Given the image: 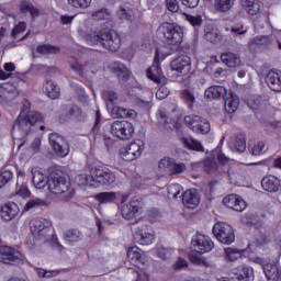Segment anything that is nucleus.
<instances>
[{"instance_id": "f257e3e1", "label": "nucleus", "mask_w": 281, "mask_h": 281, "mask_svg": "<svg viewBox=\"0 0 281 281\" xmlns=\"http://www.w3.org/2000/svg\"><path fill=\"white\" fill-rule=\"evenodd\" d=\"M88 45H100L108 52H120L122 48V36L113 29H100L90 30L83 35Z\"/></svg>"}, {"instance_id": "f03ea898", "label": "nucleus", "mask_w": 281, "mask_h": 281, "mask_svg": "<svg viewBox=\"0 0 281 281\" xmlns=\"http://www.w3.org/2000/svg\"><path fill=\"white\" fill-rule=\"evenodd\" d=\"M30 229L34 238L43 240L44 245L48 247H63L60 241H58V236L54 228H52V222L43 218L35 217L30 222Z\"/></svg>"}, {"instance_id": "7ed1b4c3", "label": "nucleus", "mask_w": 281, "mask_h": 281, "mask_svg": "<svg viewBox=\"0 0 281 281\" xmlns=\"http://www.w3.org/2000/svg\"><path fill=\"white\" fill-rule=\"evenodd\" d=\"M156 36L165 45H181L183 43V30L175 23L162 22L159 24Z\"/></svg>"}, {"instance_id": "20e7f679", "label": "nucleus", "mask_w": 281, "mask_h": 281, "mask_svg": "<svg viewBox=\"0 0 281 281\" xmlns=\"http://www.w3.org/2000/svg\"><path fill=\"white\" fill-rule=\"evenodd\" d=\"M90 177L93 188H100V186L109 188V186H113L117 179L115 172L102 165L92 166L90 168Z\"/></svg>"}, {"instance_id": "39448f33", "label": "nucleus", "mask_w": 281, "mask_h": 281, "mask_svg": "<svg viewBox=\"0 0 281 281\" xmlns=\"http://www.w3.org/2000/svg\"><path fill=\"white\" fill-rule=\"evenodd\" d=\"M48 190L52 194H66L71 190V182L63 171H53L48 178Z\"/></svg>"}, {"instance_id": "423d86ee", "label": "nucleus", "mask_w": 281, "mask_h": 281, "mask_svg": "<svg viewBox=\"0 0 281 281\" xmlns=\"http://www.w3.org/2000/svg\"><path fill=\"white\" fill-rule=\"evenodd\" d=\"M43 114L37 111H31L24 115L23 113H20L13 122L12 131H16V128H19L20 131H25L27 133V126H34V124H38L43 122Z\"/></svg>"}, {"instance_id": "0eeeda50", "label": "nucleus", "mask_w": 281, "mask_h": 281, "mask_svg": "<svg viewBox=\"0 0 281 281\" xmlns=\"http://www.w3.org/2000/svg\"><path fill=\"white\" fill-rule=\"evenodd\" d=\"M213 235L216 240L222 243V245H232L236 240V235L234 234V228L232 225L225 222H217L212 228Z\"/></svg>"}, {"instance_id": "6e6552de", "label": "nucleus", "mask_w": 281, "mask_h": 281, "mask_svg": "<svg viewBox=\"0 0 281 281\" xmlns=\"http://www.w3.org/2000/svg\"><path fill=\"white\" fill-rule=\"evenodd\" d=\"M111 134L113 137L126 142L135 134V126L128 121H114L111 125Z\"/></svg>"}, {"instance_id": "1a4fd4ad", "label": "nucleus", "mask_w": 281, "mask_h": 281, "mask_svg": "<svg viewBox=\"0 0 281 281\" xmlns=\"http://www.w3.org/2000/svg\"><path fill=\"white\" fill-rule=\"evenodd\" d=\"M143 210L144 201L139 196H133L127 204L122 205L121 214L125 221H133L142 214Z\"/></svg>"}, {"instance_id": "9d476101", "label": "nucleus", "mask_w": 281, "mask_h": 281, "mask_svg": "<svg viewBox=\"0 0 281 281\" xmlns=\"http://www.w3.org/2000/svg\"><path fill=\"white\" fill-rule=\"evenodd\" d=\"M225 254L227 260L231 262H234V260H238V258H241L244 256L245 258H249V260H252V262H257V265H263L265 260L258 256H256V252L251 250V247H247L245 249L238 250L237 248L227 247L225 248Z\"/></svg>"}, {"instance_id": "9b49d317", "label": "nucleus", "mask_w": 281, "mask_h": 281, "mask_svg": "<svg viewBox=\"0 0 281 281\" xmlns=\"http://www.w3.org/2000/svg\"><path fill=\"white\" fill-rule=\"evenodd\" d=\"M48 142L50 144V148H53V153L57 157L65 158L67 155H69V143L58 133H50L48 136Z\"/></svg>"}, {"instance_id": "f8f14e48", "label": "nucleus", "mask_w": 281, "mask_h": 281, "mask_svg": "<svg viewBox=\"0 0 281 281\" xmlns=\"http://www.w3.org/2000/svg\"><path fill=\"white\" fill-rule=\"evenodd\" d=\"M144 153V143L142 140L132 142L126 147L120 149V157L123 161H135Z\"/></svg>"}, {"instance_id": "ddd939ff", "label": "nucleus", "mask_w": 281, "mask_h": 281, "mask_svg": "<svg viewBox=\"0 0 281 281\" xmlns=\"http://www.w3.org/2000/svg\"><path fill=\"white\" fill-rule=\"evenodd\" d=\"M94 199L101 205L108 203H114L115 205H119V203L124 204L126 201H128V194H124L120 191H104L95 194Z\"/></svg>"}, {"instance_id": "4468645a", "label": "nucleus", "mask_w": 281, "mask_h": 281, "mask_svg": "<svg viewBox=\"0 0 281 281\" xmlns=\"http://www.w3.org/2000/svg\"><path fill=\"white\" fill-rule=\"evenodd\" d=\"M133 238L138 245H153L155 243V231L149 225L137 226L134 229Z\"/></svg>"}, {"instance_id": "2eb2a0df", "label": "nucleus", "mask_w": 281, "mask_h": 281, "mask_svg": "<svg viewBox=\"0 0 281 281\" xmlns=\"http://www.w3.org/2000/svg\"><path fill=\"white\" fill-rule=\"evenodd\" d=\"M23 260L21 251L12 247H0V262L4 265H19Z\"/></svg>"}, {"instance_id": "dca6fc26", "label": "nucleus", "mask_w": 281, "mask_h": 281, "mask_svg": "<svg viewBox=\"0 0 281 281\" xmlns=\"http://www.w3.org/2000/svg\"><path fill=\"white\" fill-rule=\"evenodd\" d=\"M164 71L161 70V61L159 60V49H156L153 65L147 68L146 76L148 80L156 82L159 85L161 82V75Z\"/></svg>"}, {"instance_id": "f3484780", "label": "nucleus", "mask_w": 281, "mask_h": 281, "mask_svg": "<svg viewBox=\"0 0 281 281\" xmlns=\"http://www.w3.org/2000/svg\"><path fill=\"white\" fill-rule=\"evenodd\" d=\"M172 71L186 76L192 69V59L188 55H180L170 63Z\"/></svg>"}, {"instance_id": "a211bd4d", "label": "nucleus", "mask_w": 281, "mask_h": 281, "mask_svg": "<svg viewBox=\"0 0 281 281\" xmlns=\"http://www.w3.org/2000/svg\"><path fill=\"white\" fill-rule=\"evenodd\" d=\"M223 204L235 212H244L247 210V202L238 194H228L223 199Z\"/></svg>"}, {"instance_id": "6ab92c4d", "label": "nucleus", "mask_w": 281, "mask_h": 281, "mask_svg": "<svg viewBox=\"0 0 281 281\" xmlns=\"http://www.w3.org/2000/svg\"><path fill=\"white\" fill-rule=\"evenodd\" d=\"M93 21H105V30L115 27V20H113V12L110 9L101 8L93 11L91 14Z\"/></svg>"}, {"instance_id": "aec40b11", "label": "nucleus", "mask_w": 281, "mask_h": 281, "mask_svg": "<svg viewBox=\"0 0 281 281\" xmlns=\"http://www.w3.org/2000/svg\"><path fill=\"white\" fill-rule=\"evenodd\" d=\"M109 69L112 74L119 78V82H128L131 78V70L121 61H113L109 65Z\"/></svg>"}, {"instance_id": "412c9836", "label": "nucleus", "mask_w": 281, "mask_h": 281, "mask_svg": "<svg viewBox=\"0 0 281 281\" xmlns=\"http://www.w3.org/2000/svg\"><path fill=\"white\" fill-rule=\"evenodd\" d=\"M261 188L266 192H280L281 190V180L280 178L273 176V175H268L265 176L261 179Z\"/></svg>"}, {"instance_id": "4be33fe9", "label": "nucleus", "mask_w": 281, "mask_h": 281, "mask_svg": "<svg viewBox=\"0 0 281 281\" xmlns=\"http://www.w3.org/2000/svg\"><path fill=\"white\" fill-rule=\"evenodd\" d=\"M181 196L183 205L189 210H194L201 203V198L195 189L187 190Z\"/></svg>"}, {"instance_id": "5701e85b", "label": "nucleus", "mask_w": 281, "mask_h": 281, "mask_svg": "<svg viewBox=\"0 0 281 281\" xmlns=\"http://www.w3.org/2000/svg\"><path fill=\"white\" fill-rule=\"evenodd\" d=\"M266 85L278 93L281 92V70H270L266 75Z\"/></svg>"}, {"instance_id": "b1692460", "label": "nucleus", "mask_w": 281, "mask_h": 281, "mask_svg": "<svg viewBox=\"0 0 281 281\" xmlns=\"http://www.w3.org/2000/svg\"><path fill=\"white\" fill-rule=\"evenodd\" d=\"M243 12L248 16H258L260 14V1L259 0H239Z\"/></svg>"}, {"instance_id": "393cba45", "label": "nucleus", "mask_w": 281, "mask_h": 281, "mask_svg": "<svg viewBox=\"0 0 281 281\" xmlns=\"http://www.w3.org/2000/svg\"><path fill=\"white\" fill-rule=\"evenodd\" d=\"M19 212H21V210L18 203L8 202L1 206V218H3V221H13V218L19 216Z\"/></svg>"}, {"instance_id": "a878e982", "label": "nucleus", "mask_w": 281, "mask_h": 281, "mask_svg": "<svg viewBox=\"0 0 281 281\" xmlns=\"http://www.w3.org/2000/svg\"><path fill=\"white\" fill-rule=\"evenodd\" d=\"M207 100H221L227 95V88L223 86H211L204 92Z\"/></svg>"}, {"instance_id": "bb28decb", "label": "nucleus", "mask_w": 281, "mask_h": 281, "mask_svg": "<svg viewBox=\"0 0 281 281\" xmlns=\"http://www.w3.org/2000/svg\"><path fill=\"white\" fill-rule=\"evenodd\" d=\"M43 91L50 100H58L60 98V88L55 85L53 80H45L43 83Z\"/></svg>"}, {"instance_id": "cd10ccee", "label": "nucleus", "mask_w": 281, "mask_h": 281, "mask_svg": "<svg viewBox=\"0 0 281 281\" xmlns=\"http://www.w3.org/2000/svg\"><path fill=\"white\" fill-rule=\"evenodd\" d=\"M191 245L192 247H214V241L210 236L196 232L191 239Z\"/></svg>"}, {"instance_id": "c85d7f7f", "label": "nucleus", "mask_w": 281, "mask_h": 281, "mask_svg": "<svg viewBox=\"0 0 281 281\" xmlns=\"http://www.w3.org/2000/svg\"><path fill=\"white\" fill-rule=\"evenodd\" d=\"M221 60L226 67H240V56L232 52L222 53Z\"/></svg>"}, {"instance_id": "c756f323", "label": "nucleus", "mask_w": 281, "mask_h": 281, "mask_svg": "<svg viewBox=\"0 0 281 281\" xmlns=\"http://www.w3.org/2000/svg\"><path fill=\"white\" fill-rule=\"evenodd\" d=\"M189 128L193 131V133H201L202 135H206V133L210 131V122L199 116V119H196Z\"/></svg>"}, {"instance_id": "7c9ffc66", "label": "nucleus", "mask_w": 281, "mask_h": 281, "mask_svg": "<svg viewBox=\"0 0 281 281\" xmlns=\"http://www.w3.org/2000/svg\"><path fill=\"white\" fill-rule=\"evenodd\" d=\"M20 12L22 14H27V13L31 14L33 21L41 14V11L38 10V8L34 7V4L27 0H22L20 2Z\"/></svg>"}, {"instance_id": "2f4dec72", "label": "nucleus", "mask_w": 281, "mask_h": 281, "mask_svg": "<svg viewBox=\"0 0 281 281\" xmlns=\"http://www.w3.org/2000/svg\"><path fill=\"white\" fill-rule=\"evenodd\" d=\"M240 104V99L238 95L231 93L224 101V109L226 113H236L238 111V105Z\"/></svg>"}, {"instance_id": "473e14b6", "label": "nucleus", "mask_w": 281, "mask_h": 281, "mask_svg": "<svg viewBox=\"0 0 281 281\" xmlns=\"http://www.w3.org/2000/svg\"><path fill=\"white\" fill-rule=\"evenodd\" d=\"M203 170L206 175H216L218 172V162L212 155L203 160Z\"/></svg>"}, {"instance_id": "72a5a7b5", "label": "nucleus", "mask_w": 281, "mask_h": 281, "mask_svg": "<svg viewBox=\"0 0 281 281\" xmlns=\"http://www.w3.org/2000/svg\"><path fill=\"white\" fill-rule=\"evenodd\" d=\"M32 181H33V186L37 190H43V188H46L47 186H49V178H47V176H45V173L41 171L33 172Z\"/></svg>"}, {"instance_id": "f704fd0d", "label": "nucleus", "mask_w": 281, "mask_h": 281, "mask_svg": "<svg viewBox=\"0 0 281 281\" xmlns=\"http://www.w3.org/2000/svg\"><path fill=\"white\" fill-rule=\"evenodd\" d=\"M263 273L268 280H278L280 278V272L278 271V266L273 263H266L262 266Z\"/></svg>"}, {"instance_id": "c9c22d12", "label": "nucleus", "mask_w": 281, "mask_h": 281, "mask_svg": "<svg viewBox=\"0 0 281 281\" xmlns=\"http://www.w3.org/2000/svg\"><path fill=\"white\" fill-rule=\"evenodd\" d=\"M233 148L237 153H245L247 150V136L243 133L237 134L233 143Z\"/></svg>"}, {"instance_id": "e433bc0d", "label": "nucleus", "mask_w": 281, "mask_h": 281, "mask_svg": "<svg viewBox=\"0 0 281 281\" xmlns=\"http://www.w3.org/2000/svg\"><path fill=\"white\" fill-rule=\"evenodd\" d=\"M112 117H133L135 110H128L120 105H114L111 110Z\"/></svg>"}, {"instance_id": "4c0bfd02", "label": "nucleus", "mask_w": 281, "mask_h": 281, "mask_svg": "<svg viewBox=\"0 0 281 281\" xmlns=\"http://www.w3.org/2000/svg\"><path fill=\"white\" fill-rule=\"evenodd\" d=\"M64 240L67 243H78L82 240V233L76 228L68 229L64 233Z\"/></svg>"}, {"instance_id": "58836bf2", "label": "nucleus", "mask_w": 281, "mask_h": 281, "mask_svg": "<svg viewBox=\"0 0 281 281\" xmlns=\"http://www.w3.org/2000/svg\"><path fill=\"white\" fill-rule=\"evenodd\" d=\"M102 98L106 102L108 106H113V104H117L120 100V94L113 90H104L102 92Z\"/></svg>"}, {"instance_id": "ea45409f", "label": "nucleus", "mask_w": 281, "mask_h": 281, "mask_svg": "<svg viewBox=\"0 0 281 281\" xmlns=\"http://www.w3.org/2000/svg\"><path fill=\"white\" fill-rule=\"evenodd\" d=\"M182 143L184 144L186 148H189V150H195L196 153H203L205 150L201 142L194 138L188 139L182 137Z\"/></svg>"}, {"instance_id": "a19ab883", "label": "nucleus", "mask_w": 281, "mask_h": 281, "mask_svg": "<svg viewBox=\"0 0 281 281\" xmlns=\"http://www.w3.org/2000/svg\"><path fill=\"white\" fill-rule=\"evenodd\" d=\"M211 156L215 158V161L218 164V166H225L229 162V157L223 154L221 146H217L214 150H212Z\"/></svg>"}, {"instance_id": "79ce46f5", "label": "nucleus", "mask_w": 281, "mask_h": 281, "mask_svg": "<svg viewBox=\"0 0 281 281\" xmlns=\"http://www.w3.org/2000/svg\"><path fill=\"white\" fill-rule=\"evenodd\" d=\"M207 251H212V248L207 247L200 248V250H192L191 252H189V260H191V262H193L194 265H201V256H203V254H207Z\"/></svg>"}, {"instance_id": "37998d69", "label": "nucleus", "mask_w": 281, "mask_h": 281, "mask_svg": "<svg viewBox=\"0 0 281 281\" xmlns=\"http://www.w3.org/2000/svg\"><path fill=\"white\" fill-rule=\"evenodd\" d=\"M36 52L37 54L47 56L48 54H58V52H60V47L50 44H42L37 46Z\"/></svg>"}, {"instance_id": "c03bdc74", "label": "nucleus", "mask_w": 281, "mask_h": 281, "mask_svg": "<svg viewBox=\"0 0 281 281\" xmlns=\"http://www.w3.org/2000/svg\"><path fill=\"white\" fill-rule=\"evenodd\" d=\"M117 16L121 21H133L135 19V11L131 8L120 7Z\"/></svg>"}, {"instance_id": "a18cd8bd", "label": "nucleus", "mask_w": 281, "mask_h": 281, "mask_svg": "<svg viewBox=\"0 0 281 281\" xmlns=\"http://www.w3.org/2000/svg\"><path fill=\"white\" fill-rule=\"evenodd\" d=\"M183 190V187L179 183H171L167 187V192L169 199H179L181 196V192Z\"/></svg>"}, {"instance_id": "49530a36", "label": "nucleus", "mask_w": 281, "mask_h": 281, "mask_svg": "<svg viewBox=\"0 0 281 281\" xmlns=\"http://www.w3.org/2000/svg\"><path fill=\"white\" fill-rule=\"evenodd\" d=\"M236 0H215V7L218 12H229L234 8Z\"/></svg>"}, {"instance_id": "de8ad7c7", "label": "nucleus", "mask_w": 281, "mask_h": 281, "mask_svg": "<svg viewBox=\"0 0 281 281\" xmlns=\"http://www.w3.org/2000/svg\"><path fill=\"white\" fill-rule=\"evenodd\" d=\"M181 98L189 109H192V106H194V102H196V98L188 89L181 91Z\"/></svg>"}, {"instance_id": "09e8293b", "label": "nucleus", "mask_w": 281, "mask_h": 281, "mask_svg": "<svg viewBox=\"0 0 281 281\" xmlns=\"http://www.w3.org/2000/svg\"><path fill=\"white\" fill-rule=\"evenodd\" d=\"M127 258L132 262H139L142 260V249L139 247H131L127 250Z\"/></svg>"}, {"instance_id": "8fccbe9b", "label": "nucleus", "mask_w": 281, "mask_h": 281, "mask_svg": "<svg viewBox=\"0 0 281 281\" xmlns=\"http://www.w3.org/2000/svg\"><path fill=\"white\" fill-rule=\"evenodd\" d=\"M204 38L209 43H217L218 41V30L206 27L204 30Z\"/></svg>"}, {"instance_id": "3c124183", "label": "nucleus", "mask_w": 281, "mask_h": 281, "mask_svg": "<svg viewBox=\"0 0 281 281\" xmlns=\"http://www.w3.org/2000/svg\"><path fill=\"white\" fill-rule=\"evenodd\" d=\"M14 178V173L10 170H4L0 173V189L4 188V186H8L10 181Z\"/></svg>"}, {"instance_id": "603ef678", "label": "nucleus", "mask_w": 281, "mask_h": 281, "mask_svg": "<svg viewBox=\"0 0 281 281\" xmlns=\"http://www.w3.org/2000/svg\"><path fill=\"white\" fill-rule=\"evenodd\" d=\"M92 1L93 0H68V3L72 8H80L81 10H87V8H89V5H91Z\"/></svg>"}, {"instance_id": "864d4df0", "label": "nucleus", "mask_w": 281, "mask_h": 281, "mask_svg": "<svg viewBox=\"0 0 281 281\" xmlns=\"http://www.w3.org/2000/svg\"><path fill=\"white\" fill-rule=\"evenodd\" d=\"M68 115L70 117H76L77 120H80V117H85V112H82V109L78 105H72L68 110Z\"/></svg>"}, {"instance_id": "5fc2aeb1", "label": "nucleus", "mask_w": 281, "mask_h": 281, "mask_svg": "<svg viewBox=\"0 0 281 281\" xmlns=\"http://www.w3.org/2000/svg\"><path fill=\"white\" fill-rule=\"evenodd\" d=\"M68 115L70 117H76L77 120H80V117H85V112H82V109L78 105H72L68 110Z\"/></svg>"}, {"instance_id": "6e6d98bb", "label": "nucleus", "mask_w": 281, "mask_h": 281, "mask_svg": "<svg viewBox=\"0 0 281 281\" xmlns=\"http://www.w3.org/2000/svg\"><path fill=\"white\" fill-rule=\"evenodd\" d=\"M27 30V24L25 22H19L11 31V36L16 37L18 34H23Z\"/></svg>"}, {"instance_id": "4d7b16f0", "label": "nucleus", "mask_w": 281, "mask_h": 281, "mask_svg": "<svg viewBox=\"0 0 281 281\" xmlns=\"http://www.w3.org/2000/svg\"><path fill=\"white\" fill-rule=\"evenodd\" d=\"M252 155H263V153H267L265 142H258L252 148H251Z\"/></svg>"}, {"instance_id": "13d9d810", "label": "nucleus", "mask_w": 281, "mask_h": 281, "mask_svg": "<svg viewBox=\"0 0 281 281\" xmlns=\"http://www.w3.org/2000/svg\"><path fill=\"white\" fill-rule=\"evenodd\" d=\"M15 196H21V199H29L30 196V189L25 184H21L18 187V190L15 192Z\"/></svg>"}, {"instance_id": "bf43d9fd", "label": "nucleus", "mask_w": 281, "mask_h": 281, "mask_svg": "<svg viewBox=\"0 0 281 281\" xmlns=\"http://www.w3.org/2000/svg\"><path fill=\"white\" fill-rule=\"evenodd\" d=\"M187 21H189L190 25L193 27H200V25L203 23V18L201 15H187Z\"/></svg>"}, {"instance_id": "052dcab7", "label": "nucleus", "mask_w": 281, "mask_h": 281, "mask_svg": "<svg viewBox=\"0 0 281 281\" xmlns=\"http://www.w3.org/2000/svg\"><path fill=\"white\" fill-rule=\"evenodd\" d=\"M183 172H186V164H183V162H180V164L173 162V165L171 166V173L172 175H181Z\"/></svg>"}, {"instance_id": "680f3d73", "label": "nucleus", "mask_w": 281, "mask_h": 281, "mask_svg": "<svg viewBox=\"0 0 281 281\" xmlns=\"http://www.w3.org/2000/svg\"><path fill=\"white\" fill-rule=\"evenodd\" d=\"M231 32H232V34H234V36H243V34H247V30L245 29V26L243 24L233 26L231 29Z\"/></svg>"}, {"instance_id": "e2e57ef3", "label": "nucleus", "mask_w": 281, "mask_h": 281, "mask_svg": "<svg viewBox=\"0 0 281 281\" xmlns=\"http://www.w3.org/2000/svg\"><path fill=\"white\" fill-rule=\"evenodd\" d=\"M167 10L169 12H177L179 10V1L178 0H166Z\"/></svg>"}, {"instance_id": "0e129e2a", "label": "nucleus", "mask_w": 281, "mask_h": 281, "mask_svg": "<svg viewBox=\"0 0 281 281\" xmlns=\"http://www.w3.org/2000/svg\"><path fill=\"white\" fill-rule=\"evenodd\" d=\"M71 69L74 71H76L77 74H79V76H85V67H87L86 65H81L80 63L76 61L75 64L70 65Z\"/></svg>"}, {"instance_id": "69168bd1", "label": "nucleus", "mask_w": 281, "mask_h": 281, "mask_svg": "<svg viewBox=\"0 0 281 281\" xmlns=\"http://www.w3.org/2000/svg\"><path fill=\"white\" fill-rule=\"evenodd\" d=\"M102 122V114L100 113V110L95 111V121H94V125L92 127L93 133H98V131H100V124Z\"/></svg>"}, {"instance_id": "338daca9", "label": "nucleus", "mask_w": 281, "mask_h": 281, "mask_svg": "<svg viewBox=\"0 0 281 281\" xmlns=\"http://www.w3.org/2000/svg\"><path fill=\"white\" fill-rule=\"evenodd\" d=\"M175 164V161L171 158H162L159 162H158V168L164 169V168H172V165Z\"/></svg>"}, {"instance_id": "774afa93", "label": "nucleus", "mask_w": 281, "mask_h": 281, "mask_svg": "<svg viewBox=\"0 0 281 281\" xmlns=\"http://www.w3.org/2000/svg\"><path fill=\"white\" fill-rule=\"evenodd\" d=\"M170 91H168V88L166 87H160L157 92H156V98L158 100H165V98H168Z\"/></svg>"}]
</instances>
